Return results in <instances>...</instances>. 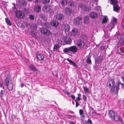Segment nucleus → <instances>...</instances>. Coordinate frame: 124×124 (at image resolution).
I'll return each mask as SVG.
<instances>
[{"mask_svg":"<svg viewBox=\"0 0 124 124\" xmlns=\"http://www.w3.org/2000/svg\"><path fill=\"white\" fill-rule=\"evenodd\" d=\"M78 50V49L76 46H73L68 48H65L63 49V51L64 53L72 56V54H74L77 52Z\"/></svg>","mask_w":124,"mask_h":124,"instance_id":"obj_1","label":"nucleus"},{"mask_svg":"<svg viewBox=\"0 0 124 124\" xmlns=\"http://www.w3.org/2000/svg\"><path fill=\"white\" fill-rule=\"evenodd\" d=\"M109 115L112 120L115 121L119 120L122 121V118L116 113L114 112L112 110L109 111Z\"/></svg>","mask_w":124,"mask_h":124,"instance_id":"obj_2","label":"nucleus"},{"mask_svg":"<svg viewBox=\"0 0 124 124\" xmlns=\"http://www.w3.org/2000/svg\"><path fill=\"white\" fill-rule=\"evenodd\" d=\"M117 37L119 42L118 44V46H121L124 45V36L123 35H121L119 33L116 34Z\"/></svg>","mask_w":124,"mask_h":124,"instance_id":"obj_3","label":"nucleus"},{"mask_svg":"<svg viewBox=\"0 0 124 124\" xmlns=\"http://www.w3.org/2000/svg\"><path fill=\"white\" fill-rule=\"evenodd\" d=\"M122 85V87H123V84H122L119 81L117 83V85L116 86L114 85L112 86V88L110 90V91L112 93H117L119 89V85Z\"/></svg>","mask_w":124,"mask_h":124,"instance_id":"obj_4","label":"nucleus"},{"mask_svg":"<svg viewBox=\"0 0 124 124\" xmlns=\"http://www.w3.org/2000/svg\"><path fill=\"white\" fill-rule=\"evenodd\" d=\"M5 83L6 84L5 86L7 87L9 90L11 91L12 90L13 86V85L11 81L9 80L7 78L5 80Z\"/></svg>","mask_w":124,"mask_h":124,"instance_id":"obj_5","label":"nucleus"},{"mask_svg":"<svg viewBox=\"0 0 124 124\" xmlns=\"http://www.w3.org/2000/svg\"><path fill=\"white\" fill-rule=\"evenodd\" d=\"M117 19L114 17H113V20L112 22L108 25L107 30H109L110 31H111L113 27L117 22Z\"/></svg>","mask_w":124,"mask_h":124,"instance_id":"obj_6","label":"nucleus"},{"mask_svg":"<svg viewBox=\"0 0 124 124\" xmlns=\"http://www.w3.org/2000/svg\"><path fill=\"white\" fill-rule=\"evenodd\" d=\"M77 46L80 49H84L85 46V44L84 42L80 39L78 40L77 42Z\"/></svg>","mask_w":124,"mask_h":124,"instance_id":"obj_7","label":"nucleus"},{"mask_svg":"<svg viewBox=\"0 0 124 124\" xmlns=\"http://www.w3.org/2000/svg\"><path fill=\"white\" fill-rule=\"evenodd\" d=\"M40 30L41 33L46 36H49L50 34V31L46 28H41Z\"/></svg>","mask_w":124,"mask_h":124,"instance_id":"obj_8","label":"nucleus"},{"mask_svg":"<svg viewBox=\"0 0 124 124\" xmlns=\"http://www.w3.org/2000/svg\"><path fill=\"white\" fill-rule=\"evenodd\" d=\"M78 7L79 8H80L81 10L84 11H88L90 10L91 9L90 7H87L84 4H81L79 5Z\"/></svg>","mask_w":124,"mask_h":124,"instance_id":"obj_9","label":"nucleus"},{"mask_svg":"<svg viewBox=\"0 0 124 124\" xmlns=\"http://www.w3.org/2000/svg\"><path fill=\"white\" fill-rule=\"evenodd\" d=\"M63 40L66 44H71V43L72 39L70 37L65 36L63 37Z\"/></svg>","mask_w":124,"mask_h":124,"instance_id":"obj_10","label":"nucleus"},{"mask_svg":"<svg viewBox=\"0 0 124 124\" xmlns=\"http://www.w3.org/2000/svg\"><path fill=\"white\" fill-rule=\"evenodd\" d=\"M15 16L17 17L20 18H23L22 15L23 13L22 11L16 10L15 12Z\"/></svg>","mask_w":124,"mask_h":124,"instance_id":"obj_11","label":"nucleus"},{"mask_svg":"<svg viewBox=\"0 0 124 124\" xmlns=\"http://www.w3.org/2000/svg\"><path fill=\"white\" fill-rule=\"evenodd\" d=\"M82 22V19L80 18L77 17L75 19L74 21V23L75 24L78 25L80 24Z\"/></svg>","mask_w":124,"mask_h":124,"instance_id":"obj_12","label":"nucleus"},{"mask_svg":"<svg viewBox=\"0 0 124 124\" xmlns=\"http://www.w3.org/2000/svg\"><path fill=\"white\" fill-rule=\"evenodd\" d=\"M51 24L52 25L55 27H56L59 24V23L58 22L54 20L51 21Z\"/></svg>","mask_w":124,"mask_h":124,"instance_id":"obj_13","label":"nucleus"},{"mask_svg":"<svg viewBox=\"0 0 124 124\" xmlns=\"http://www.w3.org/2000/svg\"><path fill=\"white\" fill-rule=\"evenodd\" d=\"M37 57L39 60H42L44 58V55L42 54L38 53L36 54Z\"/></svg>","mask_w":124,"mask_h":124,"instance_id":"obj_14","label":"nucleus"},{"mask_svg":"<svg viewBox=\"0 0 124 124\" xmlns=\"http://www.w3.org/2000/svg\"><path fill=\"white\" fill-rule=\"evenodd\" d=\"M78 32V30L76 29L73 28L71 32L70 35L72 36H74L77 34Z\"/></svg>","mask_w":124,"mask_h":124,"instance_id":"obj_15","label":"nucleus"},{"mask_svg":"<svg viewBox=\"0 0 124 124\" xmlns=\"http://www.w3.org/2000/svg\"><path fill=\"white\" fill-rule=\"evenodd\" d=\"M115 82L114 80L113 79H111L109 81L107 82V85L109 87H110L111 86V84L112 85V86L114 85Z\"/></svg>","mask_w":124,"mask_h":124,"instance_id":"obj_16","label":"nucleus"},{"mask_svg":"<svg viewBox=\"0 0 124 124\" xmlns=\"http://www.w3.org/2000/svg\"><path fill=\"white\" fill-rule=\"evenodd\" d=\"M41 6L38 5L36 6L34 8V10L35 12H38L41 11Z\"/></svg>","mask_w":124,"mask_h":124,"instance_id":"obj_17","label":"nucleus"},{"mask_svg":"<svg viewBox=\"0 0 124 124\" xmlns=\"http://www.w3.org/2000/svg\"><path fill=\"white\" fill-rule=\"evenodd\" d=\"M90 16L92 18H94L97 17V14L94 12H92L90 14Z\"/></svg>","mask_w":124,"mask_h":124,"instance_id":"obj_18","label":"nucleus"},{"mask_svg":"<svg viewBox=\"0 0 124 124\" xmlns=\"http://www.w3.org/2000/svg\"><path fill=\"white\" fill-rule=\"evenodd\" d=\"M64 29L65 32H68L69 31L70 26L68 24H66L64 25Z\"/></svg>","mask_w":124,"mask_h":124,"instance_id":"obj_19","label":"nucleus"},{"mask_svg":"<svg viewBox=\"0 0 124 124\" xmlns=\"http://www.w3.org/2000/svg\"><path fill=\"white\" fill-rule=\"evenodd\" d=\"M67 60L68 62H69V64H70L71 65H72L75 67H77V65L75 63L69 59V58H68L66 59Z\"/></svg>","mask_w":124,"mask_h":124,"instance_id":"obj_20","label":"nucleus"},{"mask_svg":"<svg viewBox=\"0 0 124 124\" xmlns=\"http://www.w3.org/2000/svg\"><path fill=\"white\" fill-rule=\"evenodd\" d=\"M119 6L117 4L113 6V10L116 12H117L119 10Z\"/></svg>","mask_w":124,"mask_h":124,"instance_id":"obj_21","label":"nucleus"},{"mask_svg":"<svg viewBox=\"0 0 124 124\" xmlns=\"http://www.w3.org/2000/svg\"><path fill=\"white\" fill-rule=\"evenodd\" d=\"M63 17V15L61 14H59L56 16V18L59 20H61Z\"/></svg>","mask_w":124,"mask_h":124,"instance_id":"obj_22","label":"nucleus"},{"mask_svg":"<svg viewBox=\"0 0 124 124\" xmlns=\"http://www.w3.org/2000/svg\"><path fill=\"white\" fill-rule=\"evenodd\" d=\"M124 49L122 48H120L117 50V52L118 54H123L124 53Z\"/></svg>","mask_w":124,"mask_h":124,"instance_id":"obj_23","label":"nucleus"},{"mask_svg":"<svg viewBox=\"0 0 124 124\" xmlns=\"http://www.w3.org/2000/svg\"><path fill=\"white\" fill-rule=\"evenodd\" d=\"M72 12V10L68 8H66L65 9V13L68 14H70Z\"/></svg>","mask_w":124,"mask_h":124,"instance_id":"obj_24","label":"nucleus"},{"mask_svg":"<svg viewBox=\"0 0 124 124\" xmlns=\"http://www.w3.org/2000/svg\"><path fill=\"white\" fill-rule=\"evenodd\" d=\"M86 62L88 64H91L92 63L90 59V56H87L86 60Z\"/></svg>","mask_w":124,"mask_h":124,"instance_id":"obj_25","label":"nucleus"},{"mask_svg":"<svg viewBox=\"0 0 124 124\" xmlns=\"http://www.w3.org/2000/svg\"><path fill=\"white\" fill-rule=\"evenodd\" d=\"M110 3L113 6L117 4L116 0H110Z\"/></svg>","mask_w":124,"mask_h":124,"instance_id":"obj_26","label":"nucleus"},{"mask_svg":"<svg viewBox=\"0 0 124 124\" xmlns=\"http://www.w3.org/2000/svg\"><path fill=\"white\" fill-rule=\"evenodd\" d=\"M29 67L31 70L35 71L37 70L35 67L32 65H30L29 66Z\"/></svg>","mask_w":124,"mask_h":124,"instance_id":"obj_27","label":"nucleus"},{"mask_svg":"<svg viewBox=\"0 0 124 124\" xmlns=\"http://www.w3.org/2000/svg\"><path fill=\"white\" fill-rule=\"evenodd\" d=\"M89 19V18L88 16H85V17L84 19V22L85 23H88Z\"/></svg>","mask_w":124,"mask_h":124,"instance_id":"obj_28","label":"nucleus"},{"mask_svg":"<svg viewBox=\"0 0 124 124\" xmlns=\"http://www.w3.org/2000/svg\"><path fill=\"white\" fill-rule=\"evenodd\" d=\"M59 47L58 45L55 44L54 46V49L56 51L58 52L59 51Z\"/></svg>","mask_w":124,"mask_h":124,"instance_id":"obj_29","label":"nucleus"},{"mask_svg":"<svg viewBox=\"0 0 124 124\" xmlns=\"http://www.w3.org/2000/svg\"><path fill=\"white\" fill-rule=\"evenodd\" d=\"M5 20L6 23L8 24L10 26L11 25V23L10 20L7 18H6Z\"/></svg>","mask_w":124,"mask_h":124,"instance_id":"obj_30","label":"nucleus"},{"mask_svg":"<svg viewBox=\"0 0 124 124\" xmlns=\"http://www.w3.org/2000/svg\"><path fill=\"white\" fill-rule=\"evenodd\" d=\"M49 12L50 16H52L54 14L53 10L50 8H49Z\"/></svg>","mask_w":124,"mask_h":124,"instance_id":"obj_31","label":"nucleus"},{"mask_svg":"<svg viewBox=\"0 0 124 124\" xmlns=\"http://www.w3.org/2000/svg\"><path fill=\"white\" fill-rule=\"evenodd\" d=\"M83 88L85 92L86 93H88L89 92V90L87 87L85 86H83Z\"/></svg>","mask_w":124,"mask_h":124,"instance_id":"obj_32","label":"nucleus"},{"mask_svg":"<svg viewBox=\"0 0 124 124\" xmlns=\"http://www.w3.org/2000/svg\"><path fill=\"white\" fill-rule=\"evenodd\" d=\"M48 7L47 6H45L43 7L42 10L44 12H47Z\"/></svg>","mask_w":124,"mask_h":124,"instance_id":"obj_33","label":"nucleus"},{"mask_svg":"<svg viewBox=\"0 0 124 124\" xmlns=\"http://www.w3.org/2000/svg\"><path fill=\"white\" fill-rule=\"evenodd\" d=\"M108 18L107 16H105L102 20V23H104L106 22L107 21Z\"/></svg>","mask_w":124,"mask_h":124,"instance_id":"obj_34","label":"nucleus"},{"mask_svg":"<svg viewBox=\"0 0 124 124\" xmlns=\"http://www.w3.org/2000/svg\"><path fill=\"white\" fill-rule=\"evenodd\" d=\"M67 3V1L64 0H62L61 2V4L63 6L66 5Z\"/></svg>","mask_w":124,"mask_h":124,"instance_id":"obj_35","label":"nucleus"},{"mask_svg":"<svg viewBox=\"0 0 124 124\" xmlns=\"http://www.w3.org/2000/svg\"><path fill=\"white\" fill-rule=\"evenodd\" d=\"M34 16L32 15H30L29 16V18L30 20H33L34 19Z\"/></svg>","mask_w":124,"mask_h":124,"instance_id":"obj_36","label":"nucleus"},{"mask_svg":"<svg viewBox=\"0 0 124 124\" xmlns=\"http://www.w3.org/2000/svg\"><path fill=\"white\" fill-rule=\"evenodd\" d=\"M50 2V0H42V2L43 3H48Z\"/></svg>","mask_w":124,"mask_h":124,"instance_id":"obj_37","label":"nucleus"},{"mask_svg":"<svg viewBox=\"0 0 124 124\" xmlns=\"http://www.w3.org/2000/svg\"><path fill=\"white\" fill-rule=\"evenodd\" d=\"M19 2L20 4H24L25 2L24 0H19Z\"/></svg>","mask_w":124,"mask_h":124,"instance_id":"obj_38","label":"nucleus"},{"mask_svg":"<svg viewBox=\"0 0 124 124\" xmlns=\"http://www.w3.org/2000/svg\"><path fill=\"white\" fill-rule=\"evenodd\" d=\"M83 111L81 109H80L79 110V113L80 116H81L83 114Z\"/></svg>","mask_w":124,"mask_h":124,"instance_id":"obj_39","label":"nucleus"},{"mask_svg":"<svg viewBox=\"0 0 124 124\" xmlns=\"http://www.w3.org/2000/svg\"><path fill=\"white\" fill-rule=\"evenodd\" d=\"M4 94V91L3 90H1L0 92V97H2Z\"/></svg>","mask_w":124,"mask_h":124,"instance_id":"obj_40","label":"nucleus"},{"mask_svg":"<svg viewBox=\"0 0 124 124\" xmlns=\"http://www.w3.org/2000/svg\"><path fill=\"white\" fill-rule=\"evenodd\" d=\"M81 100L80 97H77L76 100H75V101L78 102V101H80Z\"/></svg>","mask_w":124,"mask_h":124,"instance_id":"obj_41","label":"nucleus"},{"mask_svg":"<svg viewBox=\"0 0 124 124\" xmlns=\"http://www.w3.org/2000/svg\"><path fill=\"white\" fill-rule=\"evenodd\" d=\"M69 3L70 6H73L74 5V3L72 1H70L69 2Z\"/></svg>","mask_w":124,"mask_h":124,"instance_id":"obj_42","label":"nucleus"},{"mask_svg":"<svg viewBox=\"0 0 124 124\" xmlns=\"http://www.w3.org/2000/svg\"><path fill=\"white\" fill-rule=\"evenodd\" d=\"M23 11L26 14H27L28 13V10L26 8H24Z\"/></svg>","mask_w":124,"mask_h":124,"instance_id":"obj_43","label":"nucleus"},{"mask_svg":"<svg viewBox=\"0 0 124 124\" xmlns=\"http://www.w3.org/2000/svg\"><path fill=\"white\" fill-rule=\"evenodd\" d=\"M83 96L84 100L85 101H86L87 100V98L86 96L84 95H83Z\"/></svg>","mask_w":124,"mask_h":124,"instance_id":"obj_44","label":"nucleus"},{"mask_svg":"<svg viewBox=\"0 0 124 124\" xmlns=\"http://www.w3.org/2000/svg\"><path fill=\"white\" fill-rule=\"evenodd\" d=\"M75 102H76V107H77L79 105V104L78 102H77V101H75Z\"/></svg>","mask_w":124,"mask_h":124,"instance_id":"obj_45","label":"nucleus"},{"mask_svg":"<svg viewBox=\"0 0 124 124\" xmlns=\"http://www.w3.org/2000/svg\"><path fill=\"white\" fill-rule=\"evenodd\" d=\"M105 46H101V50H104L105 49Z\"/></svg>","mask_w":124,"mask_h":124,"instance_id":"obj_46","label":"nucleus"},{"mask_svg":"<svg viewBox=\"0 0 124 124\" xmlns=\"http://www.w3.org/2000/svg\"><path fill=\"white\" fill-rule=\"evenodd\" d=\"M87 122L90 124H91L92 122V121L89 119H88L87 120Z\"/></svg>","mask_w":124,"mask_h":124,"instance_id":"obj_47","label":"nucleus"},{"mask_svg":"<svg viewBox=\"0 0 124 124\" xmlns=\"http://www.w3.org/2000/svg\"><path fill=\"white\" fill-rule=\"evenodd\" d=\"M100 6H98L95 7V9L97 10H98L100 9Z\"/></svg>","mask_w":124,"mask_h":124,"instance_id":"obj_48","label":"nucleus"},{"mask_svg":"<svg viewBox=\"0 0 124 124\" xmlns=\"http://www.w3.org/2000/svg\"><path fill=\"white\" fill-rule=\"evenodd\" d=\"M68 117L70 119H72V118H73V116L71 115H69Z\"/></svg>","mask_w":124,"mask_h":124,"instance_id":"obj_49","label":"nucleus"},{"mask_svg":"<svg viewBox=\"0 0 124 124\" xmlns=\"http://www.w3.org/2000/svg\"><path fill=\"white\" fill-rule=\"evenodd\" d=\"M71 97L73 99H75V96L74 95H71Z\"/></svg>","mask_w":124,"mask_h":124,"instance_id":"obj_50","label":"nucleus"},{"mask_svg":"<svg viewBox=\"0 0 124 124\" xmlns=\"http://www.w3.org/2000/svg\"><path fill=\"white\" fill-rule=\"evenodd\" d=\"M1 3H2L5 6L6 4V2H5L4 1H2L1 2Z\"/></svg>","mask_w":124,"mask_h":124,"instance_id":"obj_51","label":"nucleus"},{"mask_svg":"<svg viewBox=\"0 0 124 124\" xmlns=\"http://www.w3.org/2000/svg\"><path fill=\"white\" fill-rule=\"evenodd\" d=\"M121 78L122 79V81L124 83L123 84H124V78L123 77H122Z\"/></svg>","mask_w":124,"mask_h":124,"instance_id":"obj_52","label":"nucleus"},{"mask_svg":"<svg viewBox=\"0 0 124 124\" xmlns=\"http://www.w3.org/2000/svg\"><path fill=\"white\" fill-rule=\"evenodd\" d=\"M85 116V115L84 114L81 116V118H84Z\"/></svg>","mask_w":124,"mask_h":124,"instance_id":"obj_53","label":"nucleus"},{"mask_svg":"<svg viewBox=\"0 0 124 124\" xmlns=\"http://www.w3.org/2000/svg\"><path fill=\"white\" fill-rule=\"evenodd\" d=\"M24 84L23 83H21V87H22L23 86H24Z\"/></svg>","mask_w":124,"mask_h":124,"instance_id":"obj_54","label":"nucleus"},{"mask_svg":"<svg viewBox=\"0 0 124 124\" xmlns=\"http://www.w3.org/2000/svg\"><path fill=\"white\" fill-rule=\"evenodd\" d=\"M122 24L123 26V27L124 29V22H122Z\"/></svg>","mask_w":124,"mask_h":124,"instance_id":"obj_55","label":"nucleus"},{"mask_svg":"<svg viewBox=\"0 0 124 124\" xmlns=\"http://www.w3.org/2000/svg\"><path fill=\"white\" fill-rule=\"evenodd\" d=\"M78 97H80L81 96V94L80 93H78Z\"/></svg>","mask_w":124,"mask_h":124,"instance_id":"obj_56","label":"nucleus"},{"mask_svg":"<svg viewBox=\"0 0 124 124\" xmlns=\"http://www.w3.org/2000/svg\"><path fill=\"white\" fill-rule=\"evenodd\" d=\"M70 124H75L73 122L71 121L70 122Z\"/></svg>","mask_w":124,"mask_h":124,"instance_id":"obj_57","label":"nucleus"},{"mask_svg":"<svg viewBox=\"0 0 124 124\" xmlns=\"http://www.w3.org/2000/svg\"><path fill=\"white\" fill-rule=\"evenodd\" d=\"M93 1V2H96V1H97L98 0H92Z\"/></svg>","mask_w":124,"mask_h":124,"instance_id":"obj_58","label":"nucleus"},{"mask_svg":"<svg viewBox=\"0 0 124 124\" xmlns=\"http://www.w3.org/2000/svg\"><path fill=\"white\" fill-rule=\"evenodd\" d=\"M13 4L14 5V8H14H14H16V7H15V3H13V4Z\"/></svg>","mask_w":124,"mask_h":124,"instance_id":"obj_59","label":"nucleus"},{"mask_svg":"<svg viewBox=\"0 0 124 124\" xmlns=\"http://www.w3.org/2000/svg\"><path fill=\"white\" fill-rule=\"evenodd\" d=\"M2 84L1 83H0V87H1L2 86Z\"/></svg>","mask_w":124,"mask_h":124,"instance_id":"obj_60","label":"nucleus"},{"mask_svg":"<svg viewBox=\"0 0 124 124\" xmlns=\"http://www.w3.org/2000/svg\"><path fill=\"white\" fill-rule=\"evenodd\" d=\"M66 94L68 95H69L70 94V93L69 92H67Z\"/></svg>","mask_w":124,"mask_h":124,"instance_id":"obj_61","label":"nucleus"},{"mask_svg":"<svg viewBox=\"0 0 124 124\" xmlns=\"http://www.w3.org/2000/svg\"><path fill=\"white\" fill-rule=\"evenodd\" d=\"M55 0L56 1H57V2H58V1L59 0Z\"/></svg>","mask_w":124,"mask_h":124,"instance_id":"obj_62","label":"nucleus"},{"mask_svg":"<svg viewBox=\"0 0 124 124\" xmlns=\"http://www.w3.org/2000/svg\"><path fill=\"white\" fill-rule=\"evenodd\" d=\"M27 0L29 1H31L32 0Z\"/></svg>","mask_w":124,"mask_h":124,"instance_id":"obj_63","label":"nucleus"},{"mask_svg":"<svg viewBox=\"0 0 124 124\" xmlns=\"http://www.w3.org/2000/svg\"><path fill=\"white\" fill-rule=\"evenodd\" d=\"M91 2H90L89 3V4H91Z\"/></svg>","mask_w":124,"mask_h":124,"instance_id":"obj_64","label":"nucleus"}]
</instances>
